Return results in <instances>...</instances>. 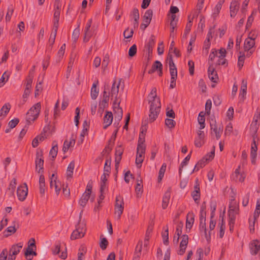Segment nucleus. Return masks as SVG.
I'll use <instances>...</instances> for the list:
<instances>
[{
  "instance_id": "obj_1",
  "label": "nucleus",
  "mask_w": 260,
  "mask_h": 260,
  "mask_svg": "<svg viewBox=\"0 0 260 260\" xmlns=\"http://www.w3.org/2000/svg\"><path fill=\"white\" fill-rule=\"evenodd\" d=\"M148 98L150 104L148 120L150 122H153L157 118L161 108L160 99L156 95V88H152Z\"/></svg>"
},
{
  "instance_id": "obj_2",
  "label": "nucleus",
  "mask_w": 260,
  "mask_h": 260,
  "mask_svg": "<svg viewBox=\"0 0 260 260\" xmlns=\"http://www.w3.org/2000/svg\"><path fill=\"white\" fill-rule=\"evenodd\" d=\"M41 108V105L40 102L35 104L30 108L26 113V120L27 122L30 123L38 118Z\"/></svg>"
},
{
  "instance_id": "obj_3",
  "label": "nucleus",
  "mask_w": 260,
  "mask_h": 260,
  "mask_svg": "<svg viewBox=\"0 0 260 260\" xmlns=\"http://www.w3.org/2000/svg\"><path fill=\"white\" fill-rule=\"evenodd\" d=\"M124 202L123 198L120 196H117L116 198L114 214L117 217V219H120L124 210Z\"/></svg>"
},
{
  "instance_id": "obj_4",
  "label": "nucleus",
  "mask_w": 260,
  "mask_h": 260,
  "mask_svg": "<svg viewBox=\"0 0 260 260\" xmlns=\"http://www.w3.org/2000/svg\"><path fill=\"white\" fill-rule=\"evenodd\" d=\"M145 150L146 146H137L136 164L138 168L141 167V164L144 160Z\"/></svg>"
},
{
  "instance_id": "obj_5",
  "label": "nucleus",
  "mask_w": 260,
  "mask_h": 260,
  "mask_svg": "<svg viewBox=\"0 0 260 260\" xmlns=\"http://www.w3.org/2000/svg\"><path fill=\"white\" fill-rule=\"evenodd\" d=\"M28 193V188L26 183L19 186L17 190V195L18 200L20 201H23L25 200Z\"/></svg>"
},
{
  "instance_id": "obj_6",
  "label": "nucleus",
  "mask_w": 260,
  "mask_h": 260,
  "mask_svg": "<svg viewBox=\"0 0 260 260\" xmlns=\"http://www.w3.org/2000/svg\"><path fill=\"white\" fill-rule=\"evenodd\" d=\"M122 79H119L118 81L117 82L116 79H114L111 90V96L115 98V102L114 104H116L117 101V96L119 92V86L121 84Z\"/></svg>"
},
{
  "instance_id": "obj_7",
  "label": "nucleus",
  "mask_w": 260,
  "mask_h": 260,
  "mask_svg": "<svg viewBox=\"0 0 260 260\" xmlns=\"http://www.w3.org/2000/svg\"><path fill=\"white\" fill-rule=\"evenodd\" d=\"M240 0H233L230 7V16L234 18L236 16L239 9Z\"/></svg>"
},
{
  "instance_id": "obj_8",
  "label": "nucleus",
  "mask_w": 260,
  "mask_h": 260,
  "mask_svg": "<svg viewBox=\"0 0 260 260\" xmlns=\"http://www.w3.org/2000/svg\"><path fill=\"white\" fill-rule=\"evenodd\" d=\"M182 240L180 244V249L178 252L179 255H183L185 251L187 245L188 243V237L187 235H183Z\"/></svg>"
},
{
  "instance_id": "obj_9",
  "label": "nucleus",
  "mask_w": 260,
  "mask_h": 260,
  "mask_svg": "<svg viewBox=\"0 0 260 260\" xmlns=\"http://www.w3.org/2000/svg\"><path fill=\"white\" fill-rule=\"evenodd\" d=\"M208 77L210 80L213 82H217V80L218 79V75L216 71L215 70V68L213 66V63H210L208 70Z\"/></svg>"
},
{
  "instance_id": "obj_10",
  "label": "nucleus",
  "mask_w": 260,
  "mask_h": 260,
  "mask_svg": "<svg viewBox=\"0 0 260 260\" xmlns=\"http://www.w3.org/2000/svg\"><path fill=\"white\" fill-rule=\"evenodd\" d=\"M36 168L37 170L38 168H39V170L38 171L39 173L42 170H43V165H44V160L43 157L42 152L41 151L40 152L37 151L36 153Z\"/></svg>"
},
{
  "instance_id": "obj_11",
  "label": "nucleus",
  "mask_w": 260,
  "mask_h": 260,
  "mask_svg": "<svg viewBox=\"0 0 260 260\" xmlns=\"http://www.w3.org/2000/svg\"><path fill=\"white\" fill-rule=\"evenodd\" d=\"M129 16L134 20L133 23L134 28H137L139 25V20L140 18L139 10L136 8H133L130 13Z\"/></svg>"
},
{
  "instance_id": "obj_12",
  "label": "nucleus",
  "mask_w": 260,
  "mask_h": 260,
  "mask_svg": "<svg viewBox=\"0 0 260 260\" xmlns=\"http://www.w3.org/2000/svg\"><path fill=\"white\" fill-rule=\"evenodd\" d=\"M114 105L115 106L113 107V111L115 120L119 122L122 118L123 111L122 108L119 107V103L117 105L116 104Z\"/></svg>"
},
{
  "instance_id": "obj_13",
  "label": "nucleus",
  "mask_w": 260,
  "mask_h": 260,
  "mask_svg": "<svg viewBox=\"0 0 260 260\" xmlns=\"http://www.w3.org/2000/svg\"><path fill=\"white\" fill-rule=\"evenodd\" d=\"M250 253L252 255H256L260 249V242L255 240L252 241L249 244Z\"/></svg>"
},
{
  "instance_id": "obj_14",
  "label": "nucleus",
  "mask_w": 260,
  "mask_h": 260,
  "mask_svg": "<svg viewBox=\"0 0 260 260\" xmlns=\"http://www.w3.org/2000/svg\"><path fill=\"white\" fill-rule=\"evenodd\" d=\"M113 116L111 112L107 111L106 114L103 118V123L104 129H106L109 126H110L113 121Z\"/></svg>"
},
{
  "instance_id": "obj_15",
  "label": "nucleus",
  "mask_w": 260,
  "mask_h": 260,
  "mask_svg": "<svg viewBox=\"0 0 260 260\" xmlns=\"http://www.w3.org/2000/svg\"><path fill=\"white\" fill-rule=\"evenodd\" d=\"M210 126L211 131L215 133L216 139L218 140L222 133L223 126L221 125L218 126L215 122V123H210Z\"/></svg>"
},
{
  "instance_id": "obj_16",
  "label": "nucleus",
  "mask_w": 260,
  "mask_h": 260,
  "mask_svg": "<svg viewBox=\"0 0 260 260\" xmlns=\"http://www.w3.org/2000/svg\"><path fill=\"white\" fill-rule=\"evenodd\" d=\"M255 37H248L245 39L244 44L245 51H249L255 45Z\"/></svg>"
},
{
  "instance_id": "obj_17",
  "label": "nucleus",
  "mask_w": 260,
  "mask_h": 260,
  "mask_svg": "<svg viewBox=\"0 0 260 260\" xmlns=\"http://www.w3.org/2000/svg\"><path fill=\"white\" fill-rule=\"evenodd\" d=\"M257 150V144H256L255 139H254L253 140V142L251 144V153H250V156L251 158V163L252 164H255V158H256V155H257V153H256Z\"/></svg>"
},
{
  "instance_id": "obj_18",
  "label": "nucleus",
  "mask_w": 260,
  "mask_h": 260,
  "mask_svg": "<svg viewBox=\"0 0 260 260\" xmlns=\"http://www.w3.org/2000/svg\"><path fill=\"white\" fill-rule=\"evenodd\" d=\"M22 247L23 244L21 243L13 245L9 250V254L16 256L20 252Z\"/></svg>"
},
{
  "instance_id": "obj_19",
  "label": "nucleus",
  "mask_w": 260,
  "mask_h": 260,
  "mask_svg": "<svg viewBox=\"0 0 260 260\" xmlns=\"http://www.w3.org/2000/svg\"><path fill=\"white\" fill-rule=\"evenodd\" d=\"M195 215L192 212H189L186 215V228L190 230L192 228L194 221Z\"/></svg>"
},
{
  "instance_id": "obj_20",
  "label": "nucleus",
  "mask_w": 260,
  "mask_h": 260,
  "mask_svg": "<svg viewBox=\"0 0 260 260\" xmlns=\"http://www.w3.org/2000/svg\"><path fill=\"white\" fill-rule=\"evenodd\" d=\"M50 186L51 188L54 187L57 195L59 193L61 189V184L59 181L57 182L56 180H52V178H50Z\"/></svg>"
},
{
  "instance_id": "obj_21",
  "label": "nucleus",
  "mask_w": 260,
  "mask_h": 260,
  "mask_svg": "<svg viewBox=\"0 0 260 260\" xmlns=\"http://www.w3.org/2000/svg\"><path fill=\"white\" fill-rule=\"evenodd\" d=\"M170 197H171L170 191L169 190H168L165 192V193L163 197V198H162V208L164 209H165L168 207V204L169 203Z\"/></svg>"
},
{
  "instance_id": "obj_22",
  "label": "nucleus",
  "mask_w": 260,
  "mask_h": 260,
  "mask_svg": "<svg viewBox=\"0 0 260 260\" xmlns=\"http://www.w3.org/2000/svg\"><path fill=\"white\" fill-rule=\"evenodd\" d=\"M153 11L151 9L147 10L143 16V22L149 24L152 17Z\"/></svg>"
},
{
  "instance_id": "obj_23",
  "label": "nucleus",
  "mask_w": 260,
  "mask_h": 260,
  "mask_svg": "<svg viewBox=\"0 0 260 260\" xmlns=\"http://www.w3.org/2000/svg\"><path fill=\"white\" fill-rule=\"evenodd\" d=\"M162 68V63L158 60H156L152 66L151 69L148 72V74H151L155 72L156 70H159Z\"/></svg>"
},
{
  "instance_id": "obj_24",
  "label": "nucleus",
  "mask_w": 260,
  "mask_h": 260,
  "mask_svg": "<svg viewBox=\"0 0 260 260\" xmlns=\"http://www.w3.org/2000/svg\"><path fill=\"white\" fill-rule=\"evenodd\" d=\"M155 45V39L154 37L152 35L149 39V42L147 45V48L148 50V56L152 53L153 48Z\"/></svg>"
},
{
  "instance_id": "obj_25",
  "label": "nucleus",
  "mask_w": 260,
  "mask_h": 260,
  "mask_svg": "<svg viewBox=\"0 0 260 260\" xmlns=\"http://www.w3.org/2000/svg\"><path fill=\"white\" fill-rule=\"evenodd\" d=\"M90 196V194H89L88 192L87 193L84 192L79 202V203L81 206L83 207L85 206L89 199Z\"/></svg>"
},
{
  "instance_id": "obj_26",
  "label": "nucleus",
  "mask_w": 260,
  "mask_h": 260,
  "mask_svg": "<svg viewBox=\"0 0 260 260\" xmlns=\"http://www.w3.org/2000/svg\"><path fill=\"white\" fill-rule=\"evenodd\" d=\"M98 83V81H96V83L94 82L92 84V87L91 88V99L93 100L96 99L99 94V90L96 87Z\"/></svg>"
},
{
  "instance_id": "obj_27",
  "label": "nucleus",
  "mask_w": 260,
  "mask_h": 260,
  "mask_svg": "<svg viewBox=\"0 0 260 260\" xmlns=\"http://www.w3.org/2000/svg\"><path fill=\"white\" fill-rule=\"evenodd\" d=\"M13 225L8 227L4 231L5 236L8 237L11 234H14L16 231V228H15V222H13Z\"/></svg>"
},
{
  "instance_id": "obj_28",
  "label": "nucleus",
  "mask_w": 260,
  "mask_h": 260,
  "mask_svg": "<svg viewBox=\"0 0 260 260\" xmlns=\"http://www.w3.org/2000/svg\"><path fill=\"white\" fill-rule=\"evenodd\" d=\"M11 105L9 103L5 104L0 110V116H6L9 112Z\"/></svg>"
},
{
  "instance_id": "obj_29",
  "label": "nucleus",
  "mask_w": 260,
  "mask_h": 260,
  "mask_svg": "<svg viewBox=\"0 0 260 260\" xmlns=\"http://www.w3.org/2000/svg\"><path fill=\"white\" fill-rule=\"evenodd\" d=\"M75 167V162L74 161H71L67 168V176L68 178H71L73 176V170Z\"/></svg>"
},
{
  "instance_id": "obj_30",
  "label": "nucleus",
  "mask_w": 260,
  "mask_h": 260,
  "mask_svg": "<svg viewBox=\"0 0 260 260\" xmlns=\"http://www.w3.org/2000/svg\"><path fill=\"white\" fill-rule=\"evenodd\" d=\"M205 204V203L204 202L201 207L200 212V221H206V212L205 211L206 206Z\"/></svg>"
},
{
  "instance_id": "obj_31",
  "label": "nucleus",
  "mask_w": 260,
  "mask_h": 260,
  "mask_svg": "<svg viewBox=\"0 0 260 260\" xmlns=\"http://www.w3.org/2000/svg\"><path fill=\"white\" fill-rule=\"evenodd\" d=\"M207 161L203 158L202 159L200 160L194 166V168L193 171H192L191 173H193L194 171H198L201 168L204 167Z\"/></svg>"
},
{
  "instance_id": "obj_32",
  "label": "nucleus",
  "mask_w": 260,
  "mask_h": 260,
  "mask_svg": "<svg viewBox=\"0 0 260 260\" xmlns=\"http://www.w3.org/2000/svg\"><path fill=\"white\" fill-rule=\"evenodd\" d=\"M219 226H220L219 229V237L220 238H222L224 234V231L225 229V222L224 221L223 217H222L221 221L218 224Z\"/></svg>"
},
{
  "instance_id": "obj_33",
  "label": "nucleus",
  "mask_w": 260,
  "mask_h": 260,
  "mask_svg": "<svg viewBox=\"0 0 260 260\" xmlns=\"http://www.w3.org/2000/svg\"><path fill=\"white\" fill-rule=\"evenodd\" d=\"M145 132L146 130L144 131V129H142L141 133L139 134L137 146H145V145L144 144Z\"/></svg>"
},
{
  "instance_id": "obj_34",
  "label": "nucleus",
  "mask_w": 260,
  "mask_h": 260,
  "mask_svg": "<svg viewBox=\"0 0 260 260\" xmlns=\"http://www.w3.org/2000/svg\"><path fill=\"white\" fill-rule=\"evenodd\" d=\"M58 151L57 144L56 142H53V146L49 152V154L54 159L57 155Z\"/></svg>"
},
{
  "instance_id": "obj_35",
  "label": "nucleus",
  "mask_w": 260,
  "mask_h": 260,
  "mask_svg": "<svg viewBox=\"0 0 260 260\" xmlns=\"http://www.w3.org/2000/svg\"><path fill=\"white\" fill-rule=\"evenodd\" d=\"M183 223L182 222H180L177 226V228H176V233L175 234L176 235H177V240L176 241V244L177 245L178 243V241H179V237L181 235V233H182V229L183 228Z\"/></svg>"
},
{
  "instance_id": "obj_36",
  "label": "nucleus",
  "mask_w": 260,
  "mask_h": 260,
  "mask_svg": "<svg viewBox=\"0 0 260 260\" xmlns=\"http://www.w3.org/2000/svg\"><path fill=\"white\" fill-rule=\"evenodd\" d=\"M84 234H83V233L82 232H79L78 230H75L71 236V240H75V239H78V238H81L83 237H84Z\"/></svg>"
},
{
  "instance_id": "obj_37",
  "label": "nucleus",
  "mask_w": 260,
  "mask_h": 260,
  "mask_svg": "<svg viewBox=\"0 0 260 260\" xmlns=\"http://www.w3.org/2000/svg\"><path fill=\"white\" fill-rule=\"evenodd\" d=\"M191 152H190V153L185 157L183 161L181 162L179 169V173L180 174H181L182 173L183 168L187 165L188 161L190 160L191 157Z\"/></svg>"
},
{
  "instance_id": "obj_38",
  "label": "nucleus",
  "mask_w": 260,
  "mask_h": 260,
  "mask_svg": "<svg viewBox=\"0 0 260 260\" xmlns=\"http://www.w3.org/2000/svg\"><path fill=\"white\" fill-rule=\"evenodd\" d=\"M239 212H237V211H228V215H229V222H232V223L233 222H235V220L236 218V215L238 214Z\"/></svg>"
},
{
  "instance_id": "obj_39",
  "label": "nucleus",
  "mask_w": 260,
  "mask_h": 260,
  "mask_svg": "<svg viewBox=\"0 0 260 260\" xmlns=\"http://www.w3.org/2000/svg\"><path fill=\"white\" fill-rule=\"evenodd\" d=\"M164 244L168 245L169 244V230L167 227L166 230L162 233Z\"/></svg>"
},
{
  "instance_id": "obj_40",
  "label": "nucleus",
  "mask_w": 260,
  "mask_h": 260,
  "mask_svg": "<svg viewBox=\"0 0 260 260\" xmlns=\"http://www.w3.org/2000/svg\"><path fill=\"white\" fill-rule=\"evenodd\" d=\"M240 55L238 56V66L241 69L243 66L245 60V54L241 52H239Z\"/></svg>"
},
{
  "instance_id": "obj_41",
  "label": "nucleus",
  "mask_w": 260,
  "mask_h": 260,
  "mask_svg": "<svg viewBox=\"0 0 260 260\" xmlns=\"http://www.w3.org/2000/svg\"><path fill=\"white\" fill-rule=\"evenodd\" d=\"M215 155V146L213 147V149L212 151L207 154L203 158L205 159L207 161L208 160H211L213 159Z\"/></svg>"
},
{
  "instance_id": "obj_42",
  "label": "nucleus",
  "mask_w": 260,
  "mask_h": 260,
  "mask_svg": "<svg viewBox=\"0 0 260 260\" xmlns=\"http://www.w3.org/2000/svg\"><path fill=\"white\" fill-rule=\"evenodd\" d=\"M79 35H80V29L78 26V27L76 28L74 30L73 34H72V39L73 40V41L75 43H76V41H77V40L78 39Z\"/></svg>"
},
{
  "instance_id": "obj_43",
  "label": "nucleus",
  "mask_w": 260,
  "mask_h": 260,
  "mask_svg": "<svg viewBox=\"0 0 260 260\" xmlns=\"http://www.w3.org/2000/svg\"><path fill=\"white\" fill-rule=\"evenodd\" d=\"M217 56L218 57V51L216 49H212V52L209 55V66L210 63H213L212 61L214 59V58Z\"/></svg>"
},
{
  "instance_id": "obj_44",
  "label": "nucleus",
  "mask_w": 260,
  "mask_h": 260,
  "mask_svg": "<svg viewBox=\"0 0 260 260\" xmlns=\"http://www.w3.org/2000/svg\"><path fill=\"white\" fill-rule=\"evenodd\" d=\"M42 82L41 81L39 83H37L35 87V96L37 97L39 95L41 91H42Z\"/></svg>"
},
{
  "instance_id": "obj_45",
  "label": "nucleus",
  "mask_w": 260,
  "mask_h": 260,
  "mask_svg": "<svg viewBox=\"0 0 260 260\" xmlns=\"http://www.w3.org/2000/svg\"><path fill=\"white\" fill-rule=\"evenodd\" d=\"M108 245V242L106 238H101V242L100 243V247L103 250H104L107 248Z\"/></svg>"
},
{
  "instance_id": "obj_46",
  "label": "nucleus",
  "mask_w": 260,
  "mask_h": 260,
  "mask_svg": "<svg viewBox=\"0 0 260 260\" xmlns=\"http://www.w3.org/2000/svg\"><path fill=\"white\" fill-rule=\"evenodd\" d=\"M13 11H14V9L12 6L8 7V12H7L6 16V21H10L12 15L13 13Z\"/></svg>"
},
{
  "instance_id": "obj_47",
  "label": "nucleus",
  "mask_w": 260,
  "mask_h": 260,
  "mask_svg": "<svg viewBox=\"0 0 260 260\" xmlns=\"http://www.w3.org/2000/svg\"><path fill=\"white\" fill-rule=\"evenodd\" d=\"M165 124L169 128H172L175 127L176 122L173 119L167 118L165 120Z\"/></svg>"
},
{
  "instance_id": "obj_48",
  "label": "nucleus",
  "mask_w": 260,
  "mask_h": 260,
  "mask_svg": "<svg viewBox=\"0 0 260 260\" xmlns=\"http://www.w3.org/2000/svg\"><path fill=\"white\" fill-rule=\"evenodd\" d=\"M199 229L201 232L204 233L206 238H207L206 221H200Z\"/></svg>"
},
{
  "instance_id": "obj_49",
  "label": "nucleus",
  "mask_w": 260,
  "mask_h": 260,
  "mask_svg": "<svg viewBox=\"0 0 260 260\" xmlns=\"http://www.w3.org/2000/svg\"><path fill=\"white\" fill-rule=\"evenodd\" d=\"M76 230L79 232H82L85 235L86 231L85 224L84 223H80L79 222L76 226Z\"/></svg>"
},
{
  "instance_id": "obj_50",
  "label": "nucleus",
  "mask_w": 260,
  "mask_h": 260,
  "mask_svg": "<svg viewBox=\"0 0 260 260\" xmlns=\"http://www.w3.org/2000/svg\"><path fill=\"white\" fill-rule=\"evenodd\" d=\"M92 35V33L90 29L88 30H84V36L83 39L84 42H87L88 41H89Z\"/></svg>"
},
{
  "instance_id": "obj_51",
  "label": "nucleus",
  "mask_w": 260,
  "mask_h": 260,
  "mask_svg": "<svg viewBox=\"0 0 260 260\" xmlns=\"http://www.w3.org/2000/svg\"><path fill=\"white\" fill-rule=\"evenodd\" d=\"M260 214V203L258 201L256 203L255 210L254 212L253 218L255 220L259 217Z\"/></svg>"
},
{
  "instance_id": "obj_52",
  "label": "nucleus",
  "mask_w": 260,
  "mask_h": 260,
  "mask_svg": "<svg viewBox=\"0 0 260 260\" xmlns=\"http://www.w3.org/2000/svg\"><path fill=\"white\" fill-rule=\"evenodd\" d=\"M167 62L169 64V69H170L171 68H172L176 67L175 64L173 60L172 55L171 54H169L168 55Z\"/></svg>"
},
{
  "instance_id": "obj_53",
  "label": "nucleus",
  "mask_w": 260,
  "mask_h": 260,
  "mask_svg": "<svg viewBox=\"0 0 260 260\" xmlns=\"http://www.w3.org/2000/svg\"><path fill=\"white\" fill-rule=\"evenodd\" d=\"M33 249L32 247H29V246H28V247L26 249V251L25 252V256L26 258L28 260H31L32 258V257H31L32 251H33Z\"/></svg>"
},
{
  "instance_id": "obj_54",
  "label": "nucleus",
  "mask_w": 260,
  "mask_h": 260,
  "mask_svg": "<svg viewBox=\"0 0 260 260\" xmlns=\"http://www.w3.org/2000/svg\"><path fill=\"white\" fill-rule=\"evenodd\" d=\"M142 181L140 180L138 181L137 186L136 187V192L138 195L139 193L141 194L143 191V185L142 184Z\"/></svg>"
},
{
  "instance_id": "obj_55",
  "label": "nucleus",
  "mask_w": 260,
  "mask_h": 260,
  "mask_svg": "<svg viewBox=\"0 0 260 260\" xmlns=\"http://www.w3.org/2000/svg\"><path fill=\"white\" fill-rule=\"evenodd\" d=\"M137 46L135 44H134L128 50V55L130 57L134 56L137 53Z\"/></svg>"
},
{
  "instance_id": "obj_56",
  "label": "nucleus",
  "mask_w": 260,
  "mask_h": 260,
  "mask_svg": "<svg viewBox=\"0 0 260 260\" xmlns=\"http://www.w3.org/2000/svg\"><path fill=\"white\" fill-rule=\"evenodd\" d=\"M133 34H134L133 29H131L129 30V28H127L124 31L123 36L125 38L129 39V38H131L132 37Z\"/></svg>"
},
{
  "instance_id": "obj_57",
  "label": "nucleus",
  "mask_w": 260,
  "mask_h": 260,
  "mask_svg": "<svg viewBox=\"0 0 260 260\" xmlns=\"http://www.w3.org/2000/svg\"><path fill=\"white\" fill-rule=\"evenodd\" d=\"M143 243L142 241H139L136 246L135 254H137L138 255H141V251L142 249Z\"/></svg>"
},
{
  "instance_id": "obj_58",
  "label": "nucleus",
  "mask_w": 260,
  "mask_h": 260,
  "mask_svg": "<svg viewBox=\"0 0 260 260\" xmlns=\"http://www.w3.org/2000/svg\"><path fill=\"white\" fill-rule=\"evenodd\" d=\"M192 197L195 202L198 203L200 198V192L194 190L191 193Z\"/></svg>"
},
{
  "instance_id": "obj_59",
  "label": "nucleus",
  "mask_w": 260,
  "mask_h": 260,
  "mask_svg": "<svg viewBox=\"0 0 260 260\" xmlns=\"http://www.w3.org/2000/svg\"><path fill=\"white\" fill-rule=\"evenodd\" d=\"M199 86L202 92H206L207 87L203 79H201L199 80Z\"/></svg>"
},
{
  "instance_id": "obj_60",
  "label": "nucleus",
  "mask_w": 260,
  "mask_h": 260,
  "mask_svg": "<svg viewBox=\"0 0 260 260\" xmlns=\"http://www.w3.org/2000/svg\"><path fill=\"white\" fill-rule=\"evenodd\" d=\"M8 78L9 76L6 74V72H5L0 79V87L3 86L5 82L8 81Z\"/></svg>"
},
{
  "instance_id": "obj_61",
  "label": "nucleus",
  "mask_w": 260,
  "mask_h": 260,
  "mask_svg": "<svg viewBox=\"0 0 260 260\" xmlns=\"http://www.w3.org/2000/svg\"><path fill=\"white\" fill-rule=\"evenodd\" d=\"M212 107V102L210 100H208L206 101L205 105V111L207 114H210V110Z\"/></svg>"
},
{
  "instance_id": "obj_62",
  "label": "nucleus",
  "mask_w": 260,
  "mask_h": 260,
  "mask_svg": "<svg viewBox=\"0 0 260 260\" xmlns=\"http://www.w3.org/2000/svg\"><path fill=\"white\" fill-rule=\"evenodd\" d=\"M188 66L189 67V72L190 75H193L194 74V62L192 60H189L188 62Z\"/></svg>"
},
{
  "instance_id": "obj_63",
  "label": "nucleus",
  "mask_w": 260,
  "mask_h": 260,
  "mask_svg": "<svg viewBox=\"0 0 260 260\" xmlns=\"http://www.w3.org/2000/svg\"><path fill=\"white\" fill-rule=\"evenodd\" d=\"M191 25H190V22H188L186 24L185 29L184 30V32L183 35V38H186L187 35L189 33L191 30Z\"/></svg>"
},
{
  "instance_id": "obj_64",
  "label": "nucleus",
  "mask_w": 260,
  "mask_h": 260,
  "mask_svg": "<svg viewBox=\"0 0 260 260\" xmlns=\"http://www.w3.org/2000/svg\"><path fill=\"white\" fill-rule=\"evenodd\" d=\"M19 119L18 118H15L13 120H11L10 121H9L8 123V125L10 127V128H14L19 123Z\"/></svg>"
}]
</instances>
